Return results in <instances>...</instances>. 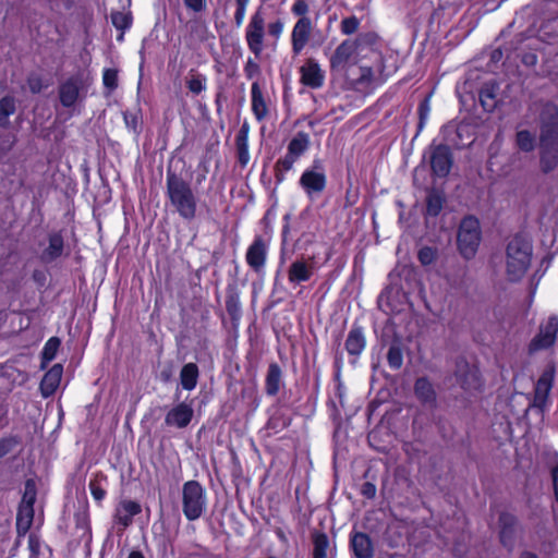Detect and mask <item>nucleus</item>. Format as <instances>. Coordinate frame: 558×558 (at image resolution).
<instances>
[{
	"label": "nucleus",
	"mask_w": 558,
	"mask_h": 558,
	"mask_svg": "<svg viewBox=\"0 0 558 558\" xmlns=\"http://www.w3.org/2000/svg\"><path fill=\"white\" fill-rule=\"evenodd\" d=\"M533 254L532 241L525 233L518 232L506 247L507 275L510 281H519L527 271Z\"/></svg>",
	"instance_id": "obj_1"
},
{
	"label": "nucleus",
	"mask_w": 558,
	"mask_h": 558,
	"mask_svg": "<svg viewBox=\"0 0 558 558\" xmlns=\"http://www.w3.org/2000/svg\"><path fill=\"white\" fill-rule=\"evenodd\" d=\"M167 191L171 204L184 219H193L196 213V201L190 185L174 173L167 175Z\"/></svg>",
	"instance_id": "obj_2"
},
{
	"label": "nucleus",
	"mask_w": 558,
	"mask_h": 558,
	"mask_svg": "<svg viewBox=\"0 0 558 558\" xmlns=\"http://www.w3.org/2000/svg\"><path fill=\"white\" fill-rule=\"evenodd\" d=\"M482 239L480 220L472 215L465 216L458 229L457 244L460 254L465 259L475 256Z\"/></svg>",
	"instance_id": "obj_3"
},
{
	"label": "nucleus",
	"mask_w": 558,
	"mask_h": 558,
	"mask_svg": "<svg viewBox=\"0 0 558 558\" xmlns=\"http://www.w3.org/2000/svg\"><path fill=\"white\" fill-rule=\"evenodd\" d=\"M207 497L204 487L196 481H189L182 487V511L189 521L201 518L206 510Z\"/></svg>",
	"instance_id": "obj_4"
},
{
	"label": "nucleus",
	"mask_w": 558,
	"mask_h": 558,
	"mask_svg": "<svg viewBox=\"0 0 558 558\" xmlns=\"http://www.w3.org/2000/svg\"><path fill=\"white\" fill-rule=\"evenodd\" d=\"M426 154H428L432 174L439 179L447 178L453 166V154L450 146L447 144H436L433 141Z\"/></svg>",
	"instance_id": "obj_5"
},
{
	"label": "nucleus",
	"mask_w": 558,
	"mask_h": 558,
	"mask_svg": "<svg viewBox=\"0 0 558 558\" xmlns=\"http://www.w3.org/2000/svg\"><path fill=\"white\" fill-rule=\"evenodd\" d=\"M538 141H558V106L547 101L538 114Z\"/></svg>",
	"instance_id": "obj_6"
},
{
	"label": "nucleus",
	"mask_w": 558,
	"mask_h": 558,
	"mask_svg": "<svg viewBox=\"0 0 558 558\" xmlns=\"http://www.w3.org/2000/svg\"><path fill=\"white\" fill-rule=\"evenodd\" d=\"M327 184L324 166L320 159H314L311 169H306L301 178L300 185L308 194L322 193Z\"/></svg>",
	"instance_id": "obj_7"
},
{
	"label": "nucleus",
	"mask_w": 558,
	"mask_h": 558,
	"mask_svg": "<svg viewBox=\"0 0 558 558\" xmlns=\"http://www.w3.org/2000/svg\"><path fill=\"white\" fill-rule=\"evenodd\" d=\"M557 333L558 317L550 316L545 325L539 326L538 332L531 340L529 344L530 353L550 348L556 341Z\"/></svg>",
	"instance_id": "obj_8"
},
{
	"label": "nucleus",
	"mask_w": 558,
	"mask_h": 558,
	"mask_svg": "<svg viewBox=\"0 0 558 558\" xmlns=\"http://www.w3.org/2000/svg\"><path fill=\"white\" fill-rule=\"evenodd\" d=\"M269 243V235H256L246 251V264L257 274L264 269Z\"/></svg>",
	"instance_id": "obj_9"
},
{
	"label": "nucleus",
	"mask_w": 558,
	"mask_h": 558,
	"mask_svg": "<svg viewBox=\"0 0 558 558\" xmlns=\"http://www.w3.org/2000/svg\"><path fill=\"white\" fill-rule=\"evenodd\" d=\"M454 377L457 384L465 391L480 390L482 387L478 369L464 360L457 361Z\"/></svg>",
	"instance_id": "obj_10"
},
{
	"label": "nucleus",
	"mask_w": 558,
	"mask_h": 558,
	"mask_svg": "<svg viewBox=\"0 0 558 558\" xmlns=\"http://www.w3.org/2000/svg\"><path fill=\"white\" fill-rule=\"evenodd\" d=\"M519 525L518 518L508 512L502 511L498 517L499 542L509 551L513 550L517 541V530Z\"/></svg>",
	"instance_id": "obj_11"
},
{
	"label": "nucleus",
	"mask_w": 558,
	"mask_h": 558,
	"mask_svg": "<svg viewBox=\"0 0 558 558\" xmlns=\"http://www.w3.org/2000/svg\"><path fill=\"white\" fill-rule=\"evenodd\" d=\"M538 165L543 174L558 168V141H538Z\"/></svg>",
	"instance_id": "obj_12"
},
{
	"label": "nucleus",
	"mask_w": 558,
	"mask_h": 558,
	"mask_svg": "<svg viewBox=\"0 0 558 558\" xmlns=\"http://www.w3.org/2000/svg\"><path fill=\"white\" fill-rule=\"evenodd\" d=\"M265 34V19L260 11H257L251 20L250 31L246 32V41L251 51L258 57L263 50V39Z\"/></svg>",
	"instance_id": "obj_13"
},
{
	"label": "nucleus",
	"mask_w": 558,
	"mask_h": 558,
	"mask_svg": "<svg viewBox=\"0 0 558 558\" xmlns=\"http://www.w3.org/2000/svg\"><path fill=\"white\" fill-rule=\"evenodd\" d=\"M301 78L300 82L312 89H318L324 85L325 72L320 69L319 63L310 58L300 68Z\"/></svg>",
	"instance_id": "obj_14"
},
{
	"label": "nucleus",
	"mask_w": 558,
	"mask_h": 558,
	"mask_svg": "<svg viewBox=\"0 0 558 558\" xmlns=\"http://www.w3.org/2000/svg\"><path fill=\"white\" fill-rule=\"evenodd\" d=\"M366 347V338L364 328L354 323L347 336L344 348L348 354L351 356V363L355 364L362 352Z\"/></svg>",
	"instance_id": "obj_15"
},
{
	"label": "nucleus",
	"mask_w": 558,
	"mask_h": 558,
	"mask_svg": "<svg viewBox=\"0 0 558 558\" xmlns=\"http://www.w3.org/2000/svg\"><path fill=\"white\" fill-rule=\"evenodd\" d=\"M313 24L310 17L299 19L291 33V47L294 56H298L307 45Z\"/></svg>",
	"instance_id": "obj_16"
},
{
	"label": "nucleus",
	"mask_w": 558,
	"mask_h": 558,
	"mask_svg": "<svg viewBox=\"0 0 558 558\" xmlns=\"http://www.w3.org/2000/svg\"><path fill=\"white\" fill-rule=\"evenodd\" d=\"M352 39H344L333 51L330 57V70L331 71H342L344 70L351 58L354 54H360L357 48L354 45Z\"/></svg>",
	"instance_id": "obj_17"
},
{
	"label": "nucleus",
	"mask_w": 558,
	"mask_h": 558,
	"mask_svg": "<svg viewBox=\"0 0 558 558\" xmlns=\"http://www.w3.org/2000/svg\"><path fill=\"white\" fill-rule=\"evenodd\" d=\"M555 377V367L548 366L535 385L533 405L543 409L546 404L549 391L551 390Z\"/></svg>",
	"instance_id": "obj_18"
},
{
	"label": "nucleus",
	"mask_w": 558,
	"mask_h": 558,
	"mask_svg": "<svg viewBox=\"0 0 558 558\" xmlns=\"http://www.w3.org/2000/svg\"><path fill=\"white\" fill-rule=\"evenodd\" d=\"M414 395L421 404L429 410L437 408L436 390L426 376L416 378L414 383Z\"/></svg>",
	"instance_id": "obj_19"
},
{
	"label": "nucleus",
	"mask_w": 558,
	"mask_h": 558,
	"mask_svg": "<svg viewBox=\"0 0 558 558\" xmlns=\"http://www.w3.org/2000/svg\"><path fill=\"white\" fill-rule=\"evenodd\" d=\"M142 507L137 501L123 499L119 501L114 510V523L122 529L132 524L133 518L141 513Z\"/></svg>",
	"instance_id": "obj_20"
},
{
	"label": "nucleus",
	"mask_w": 558,
	"mask_h": 558,
	"mask_svg": "<svg viewBox=\"0 0 558 558\" xmlns=\"http://www.w3.org/2000/svg\"><path fill=\"white\" fill-rule=\"evenodd\" d=\"M284 387L283 372L280 365L272 362L268 365L265 377V393L268 397H277Z\"/></svg>",
	"instance_id": "obj_21"
},
{
	"label": "nucleus",
	"mask_w": 558,
	"mask_h": 558,
	"mask_svg": "<svg viewBox=\"0 0 558 558\" xmlns=\"http://www.w3.org/2000/svg\"><path fill=\"white\" fill-rule=\"evenodd\" d=\"M193 417V409L190 404L182 402L172 408L166 415L165 422L169 426L183 428L187 426Z\"/></svg>",
	"instance_id": "obj_22"
},
{
	"label": "nucleus",
	"mask_w": 558,
	"mask_h": 558,
	"mask_svg": "<svg viewBox=\"0 0 558 558\" xmlns=\"http://www.w3.org/2000/svg\"><path fill=\"white\" fill-rule=\"evenodd\" d=\"M82 83L77 77H70L59 87V98L63 107L70 108L80 98Z\"/></svg>",
	"instance_id": "obj_23"
},
{
	"label": "nucleus",
	"mask_w": 558,
	"mask_h": 558,
	"mask_svg": "<svg viewBox=\"0 0 558 558\" xmlns=\"http://www.w3.org/2000/svg\"><path fill=\"white\" fill-rule=\"evenodd\" d=\"M350 547L356 558H373L374 556V545L369 535L366 533H352Z\"/></svg>",
	"instance_id": "obj_24"
},
{
	"label": "nucleus",
	"mask_w": 558,
	"mask_h": 558,
	"mask_svg": "<svg viewBox=\"0 0 558 558\" xmlns=\"http://www.w3.org/2000/svg\"><path fill=\"white\" fill-rule=\"evenodd\" d=\"M499 85L495 81L485 83L480 89L478 99L482 108L486 112H493L498 104Z\"/></svg>",
	"instance_id": "obj_25"
},
{
	"label": "nucleus",
	"mask_w": 558,
	"mask_h": 558,
	"mask_svg": "<svg viewBox=\"0 0 558 558\" xmlns=\"http://www.w3.org/2000/svg\"><path fill=\"white\" fill-rule=\"evenodd\" d=\"M62 365L54 364L45 375L40 383V390L44 397H49L54 393L60 385L62 377Z\"/></svg>",
	"instance_id": "obj_26"
},
{
	"label": "nucleus",
	"mask_w": 558,
	"mask_h": 558,
	"mask_svg": "<svg viewBox=\"0 0 558 558\" xmlns=\"http://www.w3.org/2000/svg\"><path fill=\"white\" fill-rule=\"evenodd\" d=\"M445 203L446 196L441 190H428L426 195L425 216L433 218L437 217L441 213Z\"/></svg>",
	"instance_id": "obj_27"
},
{
	"label": "nucleus",
	"mask_w": 558,
	"mask_h": 558,
	"mask_svg": "<svg viewBox=\"0 0 558 558\" xmlns=\"http://www.w3.org/2000/svg\"><path fill=\"white\" fill-rule=\"evenodd\" d=\"M252 111L257 121H262L268 114L267 104L258 82H254L251 87Z\"/></svg>",
	"instance_id": "obj_28"
},
{
	"label": "nucleus",
	"mask_w": 558,
	"mask_h": 558,
	"mask_svg": "<svg viewBox=\"0 0 558 558\" xmlns=\"http://www.w3.org/2000/svg\"><path fill=\"white\" fill-rule=\"evenodd\" d=\"M312 275V267L308 266L304 260L293 262L288 270L289 281L295 284L308 281Z\"/></svg>",
	"instance_id": "obj_29"
},
{
	"label": "nucleus",
	"mask_w": 558,
	"mask_h": 558,
	"mask_svg": "<svg viewBox=\"0 0 558 558\" xmlns=\"http://www.w3.org/2000/svg\"><path fill=\"white\" fill-rule=\"evenodd\" d=\"M311 138L306 132L299 131L289 142L288 151L300 158L310 148Z\"/></svg>",
	"instance_id": "obj_30"
},
{
	"label": "nucleus",
	"mask_w": 558,
	"mask_h": 558,
	"mask_svg": "<svg viewBox=\"0 0 558 558\" xmlns=\"http://www.w3.org/2000/svg\"><path fill=\"white\" fill-rule=\"evenodd\" d=\"M198 380V367L195 363L185 364L180 372V383L183 389L193 390Z\"/></svg>",
	"instance_id": "obj_31"
},
{
	"label": "nucleus",
	"mask_w": 558,
	"mask_h": 558,
	"mask_svg": "<svg viewBox=\"0 0 558 558\" xmlns=\"http://www.w3.org/2000/svg\"><path fill=\"white\" fill-rule=\"evenodd\" d=\"M33 519H34V508L27 507V506L19 507V511H17V515H16V531L20 536L25 535L28 532V530L33 523Z\"/></svg>",
	"instance_id": "obj_32"
},
{
	"label": "nucleus",
	"mask_w": 558,
	"mask_h": 558,
	"mask_svg": "<svg viewBox=\"0 0 558 558\" xmlns=\"http://www.w3.org/2000/svg\"><path fill=\"white\" fill-rule=\"evenodd\" d=\"M313 558H327L329 538L325 532L314 531L312 533Z\"/></svg>",
	"instance_id": "obj_33"
},
{
	"label": "nucleus",
	"mask_w": 558,
	"mask_h": 558,
	"mask_svg": "<svg viewBox=\"0 0 558 558\" xmlns=\"http://www.w3.org/2000/svg\"><path fill=\"white\" fill-rule=\"evenodd\" d=\"M515 146L523 153H531L536 147V137L529 130H520L515 133Z\"/></svg>",
	"instance_id": "obj_34"
},
{
	"label": "nucleus",
	"mask_w": 558,
	"mask_h": 558,
	"mask_svg": "<svg viewBox=\"0 0 558 558\" xmlns=\"http://www.w3.org/2000/svg\"><path fill=\"white\" fill-rule=\"evenodd\" d=\"M299 158L294 155H290L289 151L284 155V157L278 159V161L275 165V178L276 183H281L284 181V174L286 172L290 171L294 165V162Z\"/></svg>",
	"instance_id": "obj_35"
},
{
	"label": "nucleus",
	"mask_w": 558,
	"mask_h": 558,
	"mask_svg": "<svg viewBox=\"0 0 558 558\" xmlns=\"http://www.w3.org/2000/svg\"><path fill=\"white\" fill-rule=\"evenodd\" d=\"M299 158L294 155H290L289 151L284 155V157L278 159V161L275 165V178L276 183H281L284 181V174L286 172L290 171L294 165V162Z\"/></svg>",
	"instance_id": "obj_36"
},
{
	"label": "nucleus",
	"mask_w": 558,
	"mask_h": 558,
	"mask_svg": "<svg viewBox=\"0 0 558 558\" xmlns=\"http://www.w3.org/2000/svg\"><path fill=\"white\" fill-rule=\"evenodd\" d=\"M387 363L389 367L393 371H398L403 365V352L401 348V342L399 340H395L388 349L387 352Z\"/></svg>",
	"instance_id": "obj_37"
},
{
	"label": "nucleus",
	"mask_w": 558,
	"mask_h": 558,
	"mask_svg": "<svg viewBox=\"0 0 558 558\" xmlns=\"http://www.w3.org/2000/svg\"><path fill=\"white\" fill-rule=\"evenodd\" d=\"M63 251V239L60 234L54 233L49 238V246L44 252L46 260H52L59 257Z\"/></svg>",
	"instance_id": "obj_38"
},
{
	"label": "nucleus",
	"mask_w": 558,
	"mask_h": 558,
	"mask_svg": "<svg viewBox=\"0 0 558 558\" xmlns=\"http://www.w3.org/2000/svg\"><path fill=\"white\" fill-rule=\"evenodd\" d=\"M15 100L11 96H5L0 99V126L7 128L9 125V118L15 112Z\"/></svg>",
	"instance_id": "obj_39"
},
{
	"label": "nucleus",
	"mask_w": 558,
	"mask_h": 558,
	"mask_svg": "<svg viewBox=\"0 0 558 558\" xmlns=\"http://www.w3.org/2000/svg\"><path fill=\"white\" fill-rule=\"evenodd\" d=\"M355 43V47L357 48L360 54L367 48H373L378 40V36L373 32L359 34L355 39H352Z\"/></svg>",
	"instance_id": "obj_40"
},
{
	"label": "nucleus",
	"mask_w": 558,
	"mask_h": 558,
	"mask_svg": "<svg viewBox=\"0 0 558 558\" xmlns=\"http://www.w3.org/2000/svg\"><path fill=\"white\" fill-rule=\"evenodd\" d=\"M60 347V340L57 337L50 338L43 349L41 355H43V365L41 367H46V364L51 362L59 350Z\"/></svg>",
	"instance_id": "obj_41"
},
{
	"label": "nucleus",
	"mask_w": 558,
	"mask_h": 558,
	"mask_svg": "<svg viewBox=\"0 0 558 558\" xmlns=\"http://www.w3.org/2000/svg\"><path fill=\"white\" fill-rule=\"evenodd\" d=\"M437 255V248L432 246H423L417 253V259L423 266H428L436 260Z\"/></svg>",
	"instance_id": "obj_42"
},
{
	"label": "nucleus",
	"mask_w": 558,
	"mask_h": 558,
	"mask_svg": "<svg viewBox=\"0 0 558 558\" xmlns=\"http://www.w3.org/2000/svg\"><path fill=\"white\" fill-rule=\"evenodd\" d=\"M429 110H430V108H429L428 99L425 98L424 100H422L420 102L418 108H417L418 123H417V130H416V134H415L414 138H416L420 135V133L422 132V130L424 129L426 120L429 114Z\"/></svg>",
	"instance_id": "obj_43"
},
{
	"label": "nucleus",
	"mask_w": 558,
	"mask_h": 558,
	"mask_svg": "<svg viewBox=\"0 0 558 558\" xmlns=\"http://www.w3.org/2000/svg\"><path fill=\"white\" fill-rule=\"evenodd\" d=\"M36 500V485L32 480L25 483V490L20 506H27L34 508Z\"/></svg>",
	"instance_id": "obj_44"
},
{
	"label": "nucleus",
	"mask_w": 558,
	"mask_h": 558,
	"mask_svg": "<svg viewBox=\"0 0 558 558\" xmlns=\"http://www.w3.org/2000/svg\"><path fill=\"white\" fill-rule=\"evenodd\" d=\"M360 20L355 15L344 17L340 24V31L343 35H352L357 32Z\"/></svg>",
	"instance_id": "obj_45"
},
{
	"label": "nucleus",
	"mask_w": 558,
	"mask_h": 558,
	"mask_svg": "<svg viewBox=\"0 0 558 558\" xmlns=\"http://www.w3.org/2000/svg\"><path fill=\"white\" fill-rule=\"evenodd\" d=\"M227 311L234 322L235 329H238L241 323V307L239 299H229L227 301Z\"/></svg>",
	"instance_id": "obj_46"
},
{
	"label": "nucleus",
	"mask_w": 558,
	"mask_h": 558,
	"mask_svg": "<svg viewBox=\"0 0 558 558\" xmlns=\"http://www.w3.org/2000/svg\"><path fill=\"white\" fill-rule=\"evenodd\" d=\"M123 119L126 128L137 134L140 132L141 126V118L137 112L125 111L123 113Z\"/></svg>",
	"instance_id": "obj_47"
},
{
	"label": "nucleus",
	"mask_w": 558,
	"mask_h": 558,
	"mask_svg": "<svg viewBox=\"0 0 558 558\" xmlns=\"http://www.w3.org/2000/svg\"><path fill=\"white\" fill-rule=\"evenodd\" d=\"M111 22L118 29L121 31L129 28L131 25V19L129 14L123 12H112Z\"/></svg>",
	"instance_id": "obj_48"
},
{
	"label": "nucleus",
	"mask_w": 558,
	"mask_h": 558,
	"mask_svg": "<svg viewBox=\"0 0 558 558\" xmlns=\"http://www.w3.org/2000/svg\"><path fill=\"white\" fill-rule=\"evenodd\" d=\"M105 87L113 90L118 87V72L114 69H106L102 74Z\"/></svg>",
	"instance_id": "obj_49"
},
{
	"label": "nucleus",
	"mask_w": 558,
	"mask_h": 558,
	"mask_svg": "<svg viewBox=\"0 0 558 558\" xmlns=\"http://www.w3.org/2000/svg\"><path fill=\"white\" fill-rule=\"evenodd\" d=\"M232 454V474L234 478L235 486L238 490L240 489V485L242 484V468L240 458L231 451Z\"/></svg>",
	"instance_id": "obj_50"
},
{
	"label": "nucleus",
	"mask_w": 558,
	"mask_h": 558,
	"mask_svg": "<svg viewBox=\"0 0 558 558\" xmlns=\"http://www.w3.org/2000/svg\"><path fill=\"white\" fill-rule=\"evenodd\" d=\"M308 11L310 7L305 0H295L291 8L292 14L299 16V19L308 17Z\"/></svg>",
	"instance_id": "obj_51"
},
{
	"label": "nucleus",
	"mask_w": 558,
	"mask_h": 558,
	"mask_svg": "<svg viewBox=\"0 0 558 558\" xmlns=\"http://www.w3.org/2000/svg\"><path fill=\"white\" fill-rule=\"evenodd\" d=\"M187 85L193 94H199L205 88V80L199 75L193 76L189 80Z\"/></svg>",
	"instance_id": "obj_52"
},
{
	"label": "nucleus",
	"mask_w": 558,
	"mask_h": 558,
	"mask_svg": "<svg viewBox=\"0 0 558 558\" xmlns=\"http://www.w3.org/2000/svg\"><path fill=\"white\" fill-rule=\"evenodd\" d=\"M238 158L241 165H244V125L240 128L236 134Z\"/></svg>",
	"instance_id": "obj_53"
},
{
	"label": "nucleus",
	"mask_w": 558,
	"mask_h": 558,
	"mask_svg": "<svg viewBox=\"0 0 558 558\" xmlns=\"http://www.w3.org/2000/svg\"><path fill=\"white\" fill-rule=\"evenodd\" d=\"M89 489L95 500L101 501L106 497V490L99 485L97 481L89 482Z\"/></svg>",
	"instance_id": "obj_54"
},
{
	"label": "nucleus",
	"mask_w": 558,
	"mask_h": 558,
	"mask_svg": "<svg viewBox=\"0 0 558 558\" xmlns=\"http://www.w3.org/2000/svg\"><path fill=\"white\" fill-rule=\"evenodd\" d=\"M315 240V234L312 232H303L296 240L295 245L300 248H306Z\"/></svg>",
	"instance_id": "obj_55"
},
{
	"label": "nucleus",
	"mask_w": 558,
	"mask_h": 558,
	"mask_svg": "<svg viewBox=\"0 0 558 558\" xmlns=\"http://www.w3.org/2000/svg\"><path fill=\"white\" fill-rule=\"evenodd\" d=\"M376 485L372 482H364L361 487V494L367 498L373 499L376 496Z\"/></svg>",
	"instance_id": "obj_56"
},
{
	"label": "nucleus",
	"mask_w": 558,
	"mask_h": 558,
	"mask_svg": "<svg viewBox=\"0 0 558 558\" xmlns=\"http://www.w3.org/2000/svg\"><path fill=\"white\" fill-rule=\"evenodd\" d=\"M282 31H283V22L280 19L276 20L275 22H272L268 25V33H269V35L274 36L275 38H279Z\"/></svg>",
	"instance_id": "obj_57"
},
{
	"label": "nucleus",
	"mask_w": 558,
	"mask_h": 558,
	"mask_svg": "<svg viewBox=\"0 0 558 558\" xmlns=\"http://www.w3.org/2000/svg\"><path fill=\"white\" fill-rule=\"evenodd\" d=\"M550 476L553 481V490L555 500L558 504V463L553 466L550 470Z\"/></svg>",
	"instance_id": "obj_58"
},
{
	"label": "nucleus",
	"mask_w": 558,
	"mask_h": 558,
	"mask_svg": "<svg viewBox=\"0 0 558 558\" xmlns=\"http://www.w3.org/2000/svg\"><path fill=\"white\" fill-rule=\"evenodd\" d=\"M184 3L189 9L195 12L202 11L205 7V0H184Z\"/></svg>",
	"instance_id": "obj_59"
},
{
	"label": "nucleus",
	"mask_w": 558,
	"mask_h": 558,
	"mask_svg": "<svg viewBox=\"0 0 558 558\" xmlns=\"http://www.w3.org/2000/svg\"><path fill=\"white\" fill-rule=\"evenodd\" d=\"M522 63L526 66H534L537 63V56L529 52L522 56Z\"/></svg>",
	"instance_id": "obj_60"
},
{
	"label": "nucleus",
	"mask_w": 558,
	"mask_h": 558,
	"mask_svg": "<svg viewBox=\"0 0 558 558\" xmlns=\"http://www.w3.org/2000/svg\"><path fill=\"white\" fill-rule=\"evenodd\" d=\"M28 86H29V89L33 92V93H39L43 88V85L40 83V80L38 77H29L28 78Z\"/></svg>",
	"instance_id": "obj_61"
},
{
	"label": "nucleus",
	"mask_w": 558,
	"mask_h": 558,
	"mask_svg": "<svg viewBox=\"0 0 558 558\" xmlns=\"http://www.w3.org/2000/svg\"><path fill=\"white\" fill-rule=\"evenodd\" d=\"M289 219H290V215L287 214L283 217V220L286 221V223L282 227V245H284L287 243L288 234L290 232V225L288 222Z\"/></svg>",
	"instance_id": "obj_62"
},
{
	"label": "nucleus",
	"mask_w": 558,
	"mask_h": 558,
	"mask_svg": "<svg viewBox=\"0 0 558 558\" xmlns=\"http://www.w3.org/2000/svg\"><path fill=\"white\" fill-rule=\"evenodd\" d=\"M236 2H238V9L235 12V21H236V24L240 25L242 22L243 13H244V0H236Z\"/></svg>",
	"instance_id": "obj_63"
},
{
	"label": "nucleus",
	"mask_w": 558,
	"mask_h": 558,
	"mask_svg": "<svg viewBox=\"0 0 558 558\" xmlns=\"http://www.w3.org/2000/svg\"><path fill=\"white\" fill-rule=\"evenodd\" d=\"M257 69H258V65L256 63H254L251 60L246 61V68H245L246 76L252 77L253 72L257 71Z\"/></svg>",
	"instance_id": "obj_64"
}]
</instances>
